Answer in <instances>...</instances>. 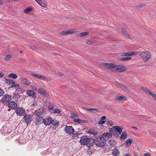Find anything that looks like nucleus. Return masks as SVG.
<instances>
[{"label":"nucleus","mask_w":156,"mask_h":156,"mask_svg":"<svg viewBox=\"0 0 156 156\" xmlns=\"http://www.w3.org/2000/svg\"><path fill=\"white\" fill-rule=\"evenodd\" d=\"M80 138L79 142L82 145H86L89 147L93 145V143L90 142L91 138L90 137L84 136L81 137Z\"/></svg>","instance_id":"nucleus-1"},{"label":"nucleus","mask_w":156,"mask_h":156,"mask_svg":"<svg viewBox=\"0 0 156 156\" xmlns=\"http://www.w3.org/2000/svg\"><path fill=\"white\" fill-rule=\"evenodd\" d=\"M106 140L100 136L94 141V143L96 146L100 147H103L106 144Z\"/></svg>","instance_id":"nucleus-2"},{"label":"nucleus","mask_w":156,"mask_h":156,"mask_svg":"<svg viewBox=\"0 0 156 156\" xmlns=\"http://www.w3.org/2000/svg\"><path fill=\"white\" fill-rule=\"evenodd\" d=\"M140 53V56L144 62H147L151 57V53L148 51H141Z\"/></svg>","instance_id":"nucleus-3"},{"label":"nucleus","mask_w":156,"mask_h":156,"mask_svg":"<svg viewBox=\"0 0 156 156\" xmlns=\"http://www.w3.org/2000/svg\"><path fill=\"white\" fill-rule=\"evenodd\" d=\"M37 117H43L46 115V112L45 108H42L35 110L34 112Z\"/></svg>","instance_id":"nucleus-4"},{"label":"nucleus","mask_w":156,"mask_h":156,"mask_svg":"<svg viewBox=\"0 0 156 156\" xmlns=\"http://www.w3.org/2000/svg\"><path fill=\"white\" fill-rule=\"evenodd\" d=\"M127 69L125 66L121 65H116L115 66V69H113V71H118L119 72H122L126 71Z\"/></svg>","instance_id":"nucleus-5"},{"label":"nucleus","mask_w":156,"mask_h":156,"mask_svg":"<svg viewBox=\"0 0 156 156\" xmlns=\"http://www.w3.org/2000/svg\"><path fill=\"white\" fill-rule=\"evenodd\" d=\"M54 120L50 116H47L44 119H43L42 120V123H43L46 126H49L52 123Z\"/></svg>","instance_id":"nucleus-6"},{"label":"nucleus","mask_w":156,"mask_h":156,"mask_svg":"<svg viewBox=\"0 0 156 156\" xmlns=\"http://www.w3.org/2000/svg\"><path fill=\"white\" fill-rule=\"evenodd\" d=\"M11 131L10 127L9 128L6 126H3L0 130L1 133L3 135H5L7 133H9L11 132Z\"/></svg>","instance_id":"nucleus-7"},{"label":"nucleus","mask_w":156,"mask_h":156,"mask_svg":"<svg viewBox=\"0 0 156 156\" xmlns=\"http://www.w3.org/2000/svg\"><path fill=\"white\" fill-rule=\"evenodd\" d=\"M33 118L34 117L32 115L26 114L24 115L23 117L24 121H25L27 124H28L32 121Z\"/></svg>","instance_id":"nucleus-8"},{"label":"nucleus","mask_w":156,"mask_h":156,"mask_svg":"<svg viewBox=\"0 0 156 156\" xmlns=\"http://www.w3.org/2000/svg\"><path fill=\"white\" fill-rule=\"evenodd\" d=\"M66 133L71 134L74 133L75 130L73 128L70 126H66L64 129Z\"/></svg>","instance_id":"nucleus-9"},{"label":"nucleus","mask_w":156,"mask_h":156,"mask_svg":"<svg viewBox=\"0 0 156 156\" xmlns=\"http://www.w3.org/2000/svg\"><path fill=\"white\" fill-rule=\"evenodd\" d=\"M16 112L17 115L23 116L25 114V110L22 107H18L16 108Z\"/></svg>","instance_id":"nucleus-10"},{"label":"nucleus","mask_w":156,"mask_h":156,"mask_svg":"<svg viewBox=\"0 0 156 156\" xmlns=\"http://www.w3.org/2000/svg\"><path fill=\"white\" fill-rule=\"evenodd\" d=\"M11 99V97L10 95L5 94L1 100V102L4 104L8 103V102L10 101H9Z\"/></svg>","instance_id":"nucleus-11"},{"label":"nucleus","mask_w":156,"mask_h":156,"mask_svg":"<svg viewBox=\"0 0 156 156\" xmlns=\"http://www.w3.org/2000/svg\"><path fill=\"white\" fill-rule=\"evenodd\" d=\"M103 66L106 67V68L108 69H112L113 70V69H115V64L104 63H102Z\"/></svg>","instance_id":"nucleus-12"},{"label":"nucleus","mask_w":156,"mask_h":156,"mask_svg":"<svg viewBox=\"0 0 156 156\" xmlns=\"http://www.w3.org/2000/svg\"><path fill=\"white\" fill-rule=\"evenodd\" d=\"M8 106L9 108L15 110L17 108V104L14 101H12L8 102Z\"/></svg>","instance_id":"nucleus-13"},{"label":"nucleus","mask_w":156,"mask_h":156,"mask_svg":"<svg viewBox=\"0 0 156 156\" xmlns=\"http://www.w3.org/2000/svg\"><path fill=\"white\" fill-rule=\"evenodd\" d=\"M41 6L44 8L47 6V3L45 0H35Z\"/></svg>","instance_id":"nucleus-14"},{"label":"nucleus","mask_w":156,"mask_h":156,"mask_svg":"<svg viewBox=\"0 0 156 156\" xmlns=\"http://www.w3.org/2000/svg\"><path fill=\"white\" fill-rule=\"evenodd\" d=\"M19 80L27 86H29L31 84L30 82L27 78L21 77Z\"/></svg>","instance_id":"nucleus-15"},{"label":"nucleus","mask_w":156,"mask_h":156,"mask_svg":"<svg viewBox=\"0 0 156 156\" xmlns=\"http://www.w3.org/2000/svg\"><path fill=\"white\" fill-rule=\"evenodd\" d=\"M27 94L29 97L35 98L36 97V94L32 90H28L27 91Z\"/></svg>","instance_id":"nucleus-16"},{"label":"nucleus","mask_w":156,"mask_h":156,"mask_svg":"<svg viewBox=\"0 0 156 156\" xmlns=\"http://www.w3.org/2000/svg\"><path fill=\"white\" fill-rule=\"evenodd\" d=\"M30 75L40 80H45L47 79L46 77L39 75V74L31 73Z\"/></svg>","instance_id":"nucleus-17"},{"label":"nucleus","mask_w":156,"mask_h":156,"mask_svg":"<svg viewBox=\"0 0 156 156\" xmlns=\"http://www.w3.org/2000/svg\"><path fill=\"white\" fill-rule=\"evenodd\" d=\"M43 118L41 117H37L35 119V125L38 126L42 122V120Z\"/></svg>","instance_id":"nucleus-18"},{"label":"nucleus","mask_w":156,"mask_h":156,"mask_svg":"<svg viewBox=\"0 0 156 156\" xmlns=\"http://www.w3.org/2000/svg\"><path fill=\"white\" fill-rule=\"evenodd\" d=\"M113 127L115 129V131L118 133L119 134H121V133L122 132V130L123 128L122 126H113Z\"/></svg>","instance_id":"nucleus-19"},{"label":"nucleus","mask_w":156,"mask_h":156,"mask_svg":"<svg viewBox=\"0 0 156 156\" xmlns=\"http://www.w3.org/2000/svg\"><path fill=\"white\" fill-rule=\"evenodd\" d=\"M121 32L128 39H131V37L128 34L127 31L125 28H122L121 29Z\"/></svg>","instance_id":"nucleus-20"},{"label":"nucleus","mask_w":156,"mask_h":156,"mask_svg":"<svg viewBox=\"0 0 156 156\" xmlns=\"http://www.w3.org/2000/svg\"><path fill=\"white\" fill-rule=\"evenodd\" d=\"M100 136L101 137H103L105 139V138L111 137L112 136V135L110 133L108 132L104 133L102 134Z\"/></svg>","instance_id":"nucleus-21"},{"label":"nucleus","mask_w":156,"mask_h":156,"mask_svg":"<svg viewBox=\"0 0 156 156\" xmlns=\"http://www.w3.org/2000/svg\"><path fill=\"white\" fill-rule=\"evenodd\" d=\"M73 121L74 122L78 124L85 123L87 122V120L80 119L79 117L77 119H74Z\"/></svg>","instance_id":"nucleus-22"},{"label":"nucleus","mask_w":156,"mask_h":156,"mask_svg":"<svg viewBox=\"0 0 156 156\" xmlns=\"http://www.w3.org/2000/svg\"><path fill=\"white\" fill-rule=\"evenodd\" d=\"M74 30H70L67 31L64 30L61 33V34L62 35H66L74 34Z\"/></svg>","instance_id":"nucleus-23"},{"label":"nucleus","mask_w":156,"mask_h":156,"mask_svg":"<svg viewBox=\"0 0 156 156\" xmlns=\"http://www.w3.org/2000/svg\"><path fill=\"white\" fill-rule=\"evenodd\" d=\"M38 92L41 95L46 96L48 94L46 91L43 88H40L38 89Z\"/></svg>","instance_id":"nucleus-24"},{"label":"nucleus","mask_w":156,"mask_h":156,"mask_svg":"<svg viewBox=\"0 0 156 156\" xmlns=\"http://www.w3.org/2000/svg\"><path fill=\"white\" fill-rule=\"evenodd\" d=\"M112 154L114 156H119L120 155V153L116 148H114L112 150Z\"/></svg>","instance_id":"nucleus-25"},{"label":"nucleus","mask_w":156,"mask_h":156,"mask_svg":"<svg viewBox=\"0 0 156 156\" xmlns=\"http://www.w3.org/2000/svg\"><path fill=\"white\" fill-rule=\"evenodd\" d=\"M127 136L126 133L125 131H123L120 137V139L123 140L126 139Z\"/></svg>","instance_id":"nucleus-26"},{"label":"nucleus","mask_w":156,"mask_h":156,"mask_svg":"<svg viewBox=\"0 0 156 156\" xmlns=\"http://www.w3.org/2000/svg\"><path fill=\"white\" fill-rule=\"evenodd\" d=\"M24 137L23 136H20L19 138V142L20 144H24L25 143V140H24Z\"/></svg>","instance_id":"nucleus-27"},{"label":"nucleus","mask_w":156,"mask_h":156,"mask_svg":"<svg viewBox=\"0 0 156 156\" xmlns=\"http://www.w3.org/2000/svg\"><path fill=\"white\" fill-rule=\"evenodd\" d=\"M127 99L126 97L123 96H117L116 98V100H126Z\"/></svg>","instance_id":"nucleus-28"},{"label":"nucleus","mask_w":156,"mask_h":156,"mask_svg":"<svg viewBox=\"0 0 156 156\" xmlns=\"http://www.w3.org/2000/svg\"><path fill=\"white\" fill-rule=\"evenodd\" d=\"M133 140L132 139H128L125 142V144H127L128 146H130L132 143Z\"/></svg>","instance_id":"nucleus-29"},{"label":"nucleus","mask_w":156,"mask_h":156,"mask_svg":"<svg viewBox=\"0 0 156 156\" xmlns=\"http://www.w3.org/2000/svg\"><path fill=\"white\" fill-rule=\"evenodd\" d=\"M8 76L14 79H16L17 77V75L14 73L9 74L8 75Z\"/></svg>","instance_id":"nucleus-30"},{"label":"nucleus","mask_w":156,"mask_h":156,"mask_svg":"<svg viewBox=\"0 0 156 156\" xmlns=\"http://www.w3.org/2000/svg\"><path fill=\"white\" fill-rule=\"evenodd\" d=\"M116 143V142L113 139H112L109 141V144L112 146L115 147Z\"/></svg>","instance_id":"nucleus-31"},{"label":"nucleus","mask_w":156,"mask_h":156,"mask_svg":"<svg viewBox=\"0 0 156 156\" xmlns=\"http://www.w3.org/2000/svg\"><path fill=\"white\" fill-rule=\"evenodd\" d=\"M20 98L19 94H17L15 95L13 97V99L15 101H18Z\"/></svg>","instance_id":"nucleus-32"},{"label":"nucleus","mask_w":156,"mask_h":156,"mask_svg":"<svg viewBox=\"0 0 156 156\" xmlns=\"http://www.w3.org/2000/svg\"><path fill=\"white\" fill-rule=\"evenodd\" d=\"M32 8L31 7H30L27 8V9H25L24 10V13H28L30 11H32Z\"/></svg>","instance_id":"nucleus-33"},{"label":"nucleus","mask_w":156,"mask_h":156,"mask_svg":"<svg viewBox=\"0 0 156 156\" xmlns=\"http://www.w3.org/2000/svg\"><path fill=\"white\" fill-rule=\"evenodd\" d=\"M52 112L54 114L60 113L61 112V111L58 109L55 108L53 110Z\"/></svg>","instance_id":"nucleus-34"},{"label":"nucleus","mask_w":156,"mask_h":156,"mask_svg":"<svg viewBox=\"0 0 156 156\" xmlns=\"http://www.w3.org/2000/svg\"><path fill=\"white\" fill-rule=\"evenodd\" d=\"M105 122H107L106 124L107 125H110L112 126L113 125V122L111 120H109L108 119H106Z\"/></svg>","instance_id":"nucleus-35"},{"label":"nucleus","mask_w":156,"mask_h":156,"mask_svg":"<svg viewBox=\"0 0 156 156\" xmlns=\"http://www.w3.org/2000/svg\"><path fill=\"white\" fill-rule=\"evenodd\" d=\"M131 58H132L130 57H124L120 58L119 60L121 61H127L130 60Z\"/></svg>","instance_id":"nucleus-36"},{"label":"nucleus","mask_w":156,"mask_h":156,"mask_svg":"<svg viewBox=\"0 0 156 156\" xmlns=\"http://www.w3.org/2000/svg\"><path fill=\"white\" fill-rule=\"evenodd\" d=\"M71 116L72 118L74 119H76V118L77 119V118H78L79 117L78 115L76 113H71Z\"/></svg>","instance_id":"nucleus-37"},{"label":"nucleus","mask_w":156,"mask_h":156,"mask_svg":"<svg viewBox=\"0 0 156 156\" xmlns=\"http://www.w3.org/2000/svg\"><path fill=\"white\" fill-rule=\"evenodd\" d=\"M6 80L7 81V83H9V84H14L15 83V82L10 79H6Z\"/></svg>","instance_id":"nucleus-38"},{"label":"nucleus","mask_w":156,"mask_h":156,"mask_svg":"<svg viewBox=\"0 0 156 156\" xmlns=\"http://www.w3.org/2000/svg\"><path fill=\"white\" fill-rule=\"evenodd\" d=\"M130 53V55L131 56L134 55H137L139 54L141 52H139V51H134Z\"/></svg>","instance_id":"nucleus-39"},{"label":"nucleus","mask_w":156,"mask_h":156,"mask_svg":"<svg viewBox=\"0 0 156 156\" xmlns=\"http://www.w3.org/2000/svg\"><path fill=\"white\" fill-rule=\"evenodd\" d=\"M88 133L92 134L94 135H96L98 134V132L96 131H94L93 130H89L88 132Z\"/></svg>","instance_id":"nucleus-40"},{"label":"nucleus","mask_w":156,"mask_h":156,"mask_svg":"<svg viewBox=\"0 0 156 156\" xmlns=\"http://www.w3.org/2000/svg\"><path fill=\"white\" fill-rule=\"evenodd\" d=\"M11 58V55H9L5 56V57L4 60L5 61H9Z\"/></svg>","instance_id":"nucleus-41"},{"label":"nucleus","mask_w":156,"mask_h":156,"mask_svg":"<svg viewBox=\"0 0 156 156\" xmlns=\"http://www.w3.org/2000/svg\"><path fill=\"white\" fill-rule=\"evenodd\" d=\"M89 34V33L86 32H83L80 34V36L81 37H84L86 35H88Z\"/></svg>","instance_id":"nucleus-42"},{"label":"nucleus","mask_w":156,"mask_h":156,"mask_svg":"<svg viewBox=\"0 0 156 156\" xmlns=\"http://www.w3.org/2000/svg\"><path fill=\"white\" fill-rule=\"evenodd\" d=\"M78 138H79V136H78V133H74L72 136V138L73 139H76Z\"/></svg>","instance_id":"nucleus-43"},{"label":"nucleus","mask_w":156,"mask_h":156,"mask_svg":"<svg viewBox=\"0 0 156 156\" xmlns=\"http://www.w3.org/2000/svg\"><path fill=\"white\" fill-rule=\"evenodd\" d=\"M141 88L143 90L147 93H149V92L151 91L149 90L148 89L145 87H142Z\"/></svg>","instance_id":"nucleus-44"},{"label":"nucleus","mask_w":156,"mask_h":156,"mask_svg":"<svg viewBox=\"0 0 156 156\" xmlns=\"http://www.w3.org/2000/svg\"><path fill=\"white\" fill-rule=\"evenodd\" d=\"M148 94L151 96L156 100V94L152 93L151 91Z\"/></svg>","instance_id":"nucleus-45"},{"label":"nucleus","mask_w":156,"mask_h":156,"mask_svg":"<svg viewBox=\"0 0 156 156\" xmlns=\"http://www.w3.org/2000/svg\"><path fill=\"white\" fill-rule=\"evenodd\" d=\"M51 124H52L54 126H58L59 125V123L58 121L55 122L54 121L53 122H52V123H51Z\"/></svg>","instance_id":"nucleus-46"},{"label":"nucleus","mask_w":156,"mask_h":156,"mask_svg":"<svg viewBox=\"0 0 156 156\" xmlns=\"http://www.w3.org/2000/svg\"><path fill=\"white\" fill-rule=\"evenodd\" d=\"M93 43L94 42L92 41V40H89L87 41L86 43L87 44H93Z\"/></svg>","instance_id":"nucleus-47"},{"label":"nucleus","mask_w":156,"mask_h":156,"mask_svg":"<svg viewBox=\"0 0 156 156\" xmlns=\"http://www.w3.org/2000/svg\"><path fill=\"white\" fill-rule=\"evenodd\" d=\"M4 93V92L3 90L0 88V97L3 96Z\"/></svg>","instance_id":"nucleus-48"},{"label":"nucleus","mask_w":156,"mask_h":156,"mask_svg":"<svg viewBox=\"0 0 156 156\" xmlns=\"http://www.w3.org/2000/svg\"><path fill=\"white\" fill-rule=\"evenodd\" d=\"M122 55L123 56H131L130 55V53H123L122 54Z\"/></svg>","instance_id":"nucleus-49"},{"label":"nucleus","mask_w":156,"mask_h":156,"mask_svg":"<svg viewBox=\"0 0 156 156\" xmlns=\"http://www.w3.org/2000/svg\"><path fill=\"white\" fill-rule=\"evenodd\" d=\"M54 108V106L53 105H49L48 107V109L50 110H52Z\"/></svg>","instance_id":"nucleus-50"},{"label":"nucleus","mask_w":156,"mask_h":156,"mask_svg":"<svg viewBox=\"0 0 156 156\" xmlns=\"http://www.w3.org/2000/svg\"><path fill=\"white\" fill-rule=\"evenodd\" d=\"M145 5H146V4H139V5H138L137 6V7L138 8H141L142 7H144Z\"/></svg>","instance_id":"nucleus-51"},{"label":"nucleus","mask_w":156,"mask_h":156,"mask_svg":"<svg viewBox=\"0 0 156 156\" xmlns=\"http://www.w3.org/2000/svg\"><path fill=\"white\" fill-rule=\"evenodd\" d=\"M113 134H114V136H115L116 137H119V134L117 133V132L116 131H114V132L113 133Z\"/></svg>","instance_id":"nucleus-52"},{"label":"nucleus","mask_w":156,"mask_h":156,"mask_svg":"<svg viewBox=\"0 0 156 156\" xmlns=\"http://www.w3.org/2000/svg\"><path fill=\"white\" fill-rule=\"evenodd\" d=\"M86 110H87V111H89L90 112H93V110H96L97 111L96 109H93V108H86Z\"/></svg>","instance_id":"nucleus-53"},{"label":"nucleus","mask_w":156,"mask_h":156,"mask_svg":"<svg viewBox=\"0 0 156 156\" xmlns=\"http://www.w3.org/2000/svg\"><path fill=\"white\" fill-rule=\"evenodd\" d=\"M105 121H103V120H100L98 122V124H103L105 123Z\"/></svg>","instance_id":"nucleus-54"},{"label":"nucleus","mask_w":156,"mask_h":156,"mask_svg":"<svg viewBox=\"0 0 156 156\" xmlns=\"http://www.w3.org/2000/svg\"><path fill=\"white\" fill-rule=\"evenodd\" d=\"M109 131L110 132H111L112 133L114 132V131H115V129L110 128L109 129Z\"/></svg>","instance_id":"nucleus-55"},{"label":"nucleus","mask_w":156,"mask_h":156,"mask_svg":"<svg viewBox=\"0 0 156 156\" xmlns=\"http://www.w3.org/2000/svg\"><path fill=\"white\" fill-rule=\"evenodd\" d=\"M12 87H15L18 88L19 87H20V85L18 84H14L12 86Z\"/></svg>","instance_id":"nucleus-56"},{"label":"nucleus","mask_w":156,"mask_h":156,"mask_svg":"<svg viewBox=\"0 0 156 156\" xmlns=\"http://www.w3.org/2000/svg\"><path fill=\"white\" fill-rule=\"evenodd\" d=\"M30 49H31L33 50H36V47H35L34 46H30Z\"/></svg>","instance_id":"nucleus-57"},{"label":"nucleus","mask_w":156,"mask_h":156,"mask_svg":"<svg viewBox=\"0 0 156 156\" xmlns=\"http://www.w3.org/2000/svg\"><path fill=\"white\" fill-rule=\"evenodd\" d=\"M120 86H121V88L122 89H127L126 87L124 85L122 84V85H121Z\"/></svg>","instance_id":"nucleus-58"},{"label":"nucleus","mask_w":156,"mask_h":156,"mask_svg":"<svg viewBox=\"0 0 156 156\" xmlns=\"http://www.w3.org/2000/svg\"><path fill=\"white\" fill-rule=\"evenodd\" d=\"M4 2V0H0V5H3Z\"/></svg>","instance_id":"nucleus-59"},{"label":"nucleus","mask_w":156,"mask_h":156,"mask_svg":"<svg viewBox=\"0 0 156 156\" xmlns=\"http://www.w3.org/2000/svg\"><path fill=\"white\" fill-rule=\"evenodd\" d=\"M143 156H151L149 153H146L144 154Z\"/></svg>","instance_id":"nucleus-60"},{"label":"nucleus","mask_w":156,"mask_h":156,"mask_svg":"<svg viewBox=\"0 0 156 156\" xmlns=\"http://www.w3.org/2000/svg\"><path fill=\"white\" fill-rule=\"evenodd\" d=\"M106 117L105 116H102L101 118V120H104V119H106Z\"/></svg>","instance_id":"nucleus-61"},{"label":"nucleus","mask_w":156,"mask_h":156,"mask_svg":"<svg viewBox=\"0 0 156 156\" xmlns=\"http://www.w3.org/2000/svg\"><path fill=\"white\" fill-rule=\"evenodd\" d=\"M93 109H96L97 110V111L96 110H93V112L96 113L98 112V109L97 108H93Z\"/></svg>","instance_id":"nucleus-62"},{"label":"nucleus","mask_w":156,"mask_h":156,"mask_svg":"<svg viewBox=\"0 0 156 156\" xmlns=\"http://www.w3.org/2000/svg\"><path fill=\"white\" fill-rule=\"evenodd\" d=\"M123 156H131V155L129 154H123Z\"/></svg>","instance_id":"nucleus-63"},{"label":"nucleus","mask_w":156,"mask_h":156,"mask_svg":"<svg viewBox=\"0 0 156 156\" xmlns=\"http://www.w3.org/2000/svg\"><path fill=\"white\" fill-rule=\"evenodd\" d=\"M3 74L2 73H0V77L2 78L3 76Z\"/></svg>","instance_id":"nucleus-64"}]
</instances>
